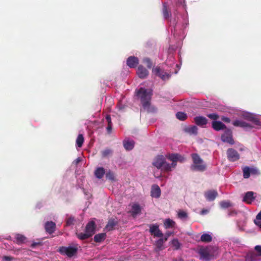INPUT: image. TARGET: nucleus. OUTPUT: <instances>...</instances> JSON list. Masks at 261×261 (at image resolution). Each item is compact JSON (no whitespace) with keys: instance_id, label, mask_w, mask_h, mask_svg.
Wrapping results in <instances>:
<instances>
[{"instance_id":"nucleus-1","label":"nucleus","mask_w":261,"mask_h":261,"mask_svg":"<svg viewBox=\"0 0 261 261\" xmlns=\"http://www.w3.org/2000/svg\"><path fill=\"white\" fill-rule=\"evenodd\" d=\"M137 95L140 98L141 102L144 110L149 111L150 100L152 95L151 90L140 88L137 92Z\"/></svg>"},{"instance_id":"nucleus-2","label":"nucleus","mask_w":261,"mask_h":261,"mask_svg":"<svg viewBox=\"0 0 261 261\" xmlns=\"http://www.w3.org/2000/svg\"><path fill=\"white\" fill-rule=\"evenodd\" d=\"M191 157L193 164L191 166L192 170L203 172L206 170V166L202 159L197 153H192Z\"/></svg>"},{"instance_id":"nucleus-3","label":"nucleus","mask_w":261,"mask_h":261,"mask_svg":"<svg viewBox=\"0 0 261 261\" xmlns=\"http://www.w3.org/2000/svg\"><path fill=\"white\" fill-rule=\"evenodd\" d=\"M152 165L158 169L164 172H169L170 166L166 162L165 157L163 155H157L152 162Z\"/></svg>"},{"instance_id":"nucleus-4","label":"nucleus","mask_w":261,"mask_h":261,"mask_svg":"<svg viewBox=\"0 0 261 261\" xmlns=\"http://www.w3.org/2000/svg\"><path fill=\"white\" fill-rule=\"evenodd\" d=\"M77 245L74 246H62L59 249V252L62 255H67L69 257H72L75 255L77 252Z\"/></svg>"},{"instance_id":"nucleus-5","label":"nucleus","mask_w":261,"mask_h":261,"mask_svg":"<svg viewBox=\"0 0 261 261\" xmlns=\"http://www.w3.org/2000/svg\"><path fill=\"white\" fill-rule=\"evenodd\" d=\"M212 249L211 247L200 248L199 250L200 258L205 260H210L213 256Z\"/></svg>"},{"instance_id":"nucleus-6","label":"nucleus","mask_w":261,"mask_h":261,"mask_svg":"<svg viewBox=\"0 0 261 261\" xmlns=\"http://www.w3.org/2000/svg\"><path fill=\"white\" fill-rule=\"evenodd\" d=\"M221 140L223 142L228 143L231 145L234 144V141L232 138V133L230 129L226 128L224 133L221 136Z\"/></svg>"},{"instance_id":"nucleus-7","label":"nucleus","mask_w":261,"mask_h":261,"mask_svg":"<svg viewBox=\"0 0 261 261\" xmlns=\"http://www.w3.org/2000/svg\"><path fill=\"white\" fill-rule=\"evenodd\" d=\"M152 72L156 76L160 77L163 80H166L169 78V74L161 68L159 66L152 68Z\"/></svg>"},{"instance_id":"nucleus-8","label":"nucleus","mask_w":261,"mask_h":261,"mask_svg":"<svg viewBox=\"0 0 261 261\" xmlns=\"http://www.w3.org/2000/svg\"><path fill=\"white\" fill-rule=\"evenodd\" d=\"M168 159L172 162L171 164L168 163V165L170 166V169L169 170V171H171L172 168H175L177 165V162L178 161L181 162L182 160V157L177 153L170 154L169 155Z\"/></svg>"},{"instance_id":"nucleus-9","label":"nucleus","mask_w":261,"mask_h":261,"mask_svg":"<svg viewBox=\"0 0 261 261\" xmlns=\"http://www.w3.org/2000/svg\"><path fill=\"white\" fill-rule=\"evenodd\" d=\"M227 156L230 162H235L240 159V154L237 150L233 148H229L227 150Z\"/></svg>"},{"instance_id":"nucleus-10","label":"nucleus","mask_w":261,"mask_h":261,"mask_svg":"<svg viewBox=\"0 0 261 261\" xmlns=\"http://www.w3.org/2000/svg\"><path fill=\"white\" fill-rule=\"evenodd\" d=\"M194 122L197 125L202 128H205L207 124L208 120L205 117L199 116L194 118Z\"/></svg>"},{"instance_id":"nucleus-11","label":"nucleus","mask_w":261,"mask_h":261,"mask_svg":"<svg viewBox=\"0 0 261 261\" xmlns=\"http://www.w3.org/2000/svg\"><path fill=\"white\" fill-rule=\"evenodd\" d=\"M149 231L154 237L162 238L164 236L159 228V225L156 224L151 225L149 227Z\"/></svg>"},{"instance_id":"nucleus-12","label":"nucleus","mask_w":261,"mask_h":261,"mask_svg":"<svg viewBox=\"0 0 261 261\" xmlns=\"http://www.w3.org/2000/svg\"><path fill=\"white\" fill-rule=\"evenodd\" d=\"M45 231L48 234L53 233L56 228V224L53 221H47L44 224Z\"/></svg>"},{"instance_id":"nucleus-13","label":"nucleus","mask_w":261,"mask_h":261,"mask_svg":"<svg viewBox=\"0 0 261 261\" xmlns=\"http://www.w3.org/2000/svg\"><path fill=\"white\" fill-rule=\"evenodd\" d=\"M137 74L139 77V78L144 79L146 78L149 72L142 65H140L138 66L137 70Z\"/></svg>"},{"instance_id":"nucleus-14","label":"nucleus","mask_w":261,"mask_h":261,"mask_svg":"<svg viewBox=\"0 0 261 261\" xmlns=\"http://www.w3.org/2000/svg\"><path fill=\"white\" fill-rule=\"evenodd\" d=\"M138 64L139 59L135 56H130L126 60V64L129 68H135Z\"/></svg>"},{"instance_id":"nucleus-15","label":"nucleus","mask_w":261,"mask_h":261,"mask_svg":"<svg viewBox=\"0 0 261 261\" xmlns=\"http://www.w3.org/2000/svg\"><path fill=\"white\" fill-rule=\"evenodd\" d=\"M212 126L216 131H220L227 128L226 125L219 121H213L212 123Z\"/></svg>"},{"instance_id":"nucleus-16","label":"nucleus","mask_w":261,"mask_h":261,"mask_svg":"<svg viewBox=\"0 0 261 261\" xmlns=\"http://www.w3.org/2000/svg\"><path fill=\"white\" fill-rule=\"evenodd\" d=\"M151 196L155 198H158L160 197L161 191L159 186L157 185H153L151 189Z\"/></svg>"},{"instance_id":"nucleus-17","label":"nucleus","mask_w":261,"mask_h":261,"mask_svg":"<svg viewBox=\"0 0 261 261\" xmlns=\"http://www.w3.org/2000/svg\"><path fill=\"white\" fill-rule=\"evenodd\" d=\"M233 125L235 126H239L246 129H251L253 127L250 124L246 123V122L242 120H236L232 123Z\"/></svg>"},{"instance_id":"nucleus-18","label":"nucleus","mask_w":261,"mask_h":261,"mask_svg":"<svg viewBox=\"0 0 261 261\" xmlns=\"http://www.w3.org/2000/svg\"><path fill=\"white\" fill-rule=\"evenodd\" d=\"M95 223L93 221H90L87 223L85 227V232H86L90 237L95 232Z\"/></svg>"},{"instance_id":"nucleus-19","label":"nucleus","mask_w":261,"mask_h":261,"mask_svg":"<svg viewBox=\"0 0 261 261\" xmlns=\"http://www.w3.org/2000/svg\"><path fill=\"white\" fill-rule=\"evenodd\" d=\"M218 196L216 190H209L204 193V196L208 201H213Z\"/></svg>"},{"instance_id":"nucleus-20","label":"nucleus","mask_w":261,"mask_h":261,"mask_svg":"<svg viewBox=\"0 0 261 261\" xmlns=\"http://www.w3.org/2000/svg\"><path fill=\"white\" fill-rule=\"evenodd\" d=\"M123 144L124 148L126 150H131L134 147L135 142L133 140H129L128 139H125L123 141Z\"/></svg>"},{"instance_id":"nucleus-21","label":"nucleus","mask_w":261,"mask_h":261,"mask_svg":"<svg viewBox=\"0 0 261 261\" xmlns=\"http://www.w3.org/2000/svg\"><path fill=\"white\" fill-rule=\"evenodd\" d=\"M253 194L254 193L253 192H247L243 197V201L248 204L251 203L252 201L254 199Z\"/></svg>"},{"instance_id":"nucleus-22","label":"nucleus","mask_w":261,"mask_h":261,"mask_svg":"<svg viewBox=\"0 0 261 261\" xmlns=\"http://www.w3.org/2000/svg\"><path fill=\"white\" fill-rule=\"evenodd\" d=\"M162 13L165 19H168L171 16V13L169 10V8L166 4H163Z\"/></svg>"},{"instance_id":"nucleus-23","label":"nucleus","mask_w":261,"mask_h":261,"mask_svg":"<svg viewBox=\"0 0 261 261\" xmlns=\"http://www.w3.org/2000/svg\"><path fill=\"white\" fill-rule=\"evenodd\" d=\"M105 173V170L102 167L97 168L94 172L95 176L98 179H101Z\"/></svg>"},{"instance_id":"nucleus-24","label":"nucleus","mask_w":261,"mask_h":261,"mask_svg":"<svg viewBox=\"0 0 261 261\" xmlns=\"http://www.w3.org/2000/svg\"><path fill=\"white\" fill-rule=\"evenodd\" d=\"M117 223V221L115 219H110L109 220L106 228L108 231L112 230L114 226H115Z\"/></svg>"},{"instance_id":"nucleus-25","label":"nucleus","mask_w":261,"mask_h":261,"mask_svg":"<svg viewBox=\"0 0 261 261\" xmlns=\"http://www.w3.org/2000/svg\"><path fill=\"white\" fill-rule=\"evenodd\" d=\"M164 224L165 227L166 229H168V228L174 227V226L175 225V222L173 220L168 218V219H166L165 220Z\"/></svg>"},{"instance_id":"nucleus-26","label":"nucleus","mask_w":261,"mask_h":261,"mask_svg":"<svg viewBox=\"0 0 261 261\" xmlns=\"http://www.w3.org/2000/svg\"><path fill=\"white\" fill-rule=\"evenodd\" d=\"M16 243L18 244L24 243L27 239L26 237L21 234L17 233L15 235Z\"/></svg>"},{"instance_id":"nucleus-27","label":"nucleus","mask_w":261,"mask_h":261,"mask_svg":"<svg viewBox=\"0 0 261 261\" xmlns=\"http://www.w3.org/2000/svg\"><path fill=\"white\" fill-rule=\"evenodd\" d=\"M132 215L133 217L136 216L141 212V208L138 204H134L132 205Z\"/></svg>"},{"instance_id":"nucleus-28","label":"nucleus","mask_w":261,"mask_h":261,"mask_svg":"<svg viewBox=\"0 0 261 261\" xmlns=\"http://www.w3.org/2000/svg\"><path fill=\"white\" fill-rule=\"evenodd\" d=\"M106 237V234L105 233H100L96 234L94 237V241L96 243H100L103 241Z\"/></svg>"},{"instance_id":"nucleus-29","label":"nucleus","mask_w":261,"mask_h":261,"mask_svg":"<svg viewBox=\"0 0 261 261\" xmlns=\"http://www.w3.org/2000/svg\"><path fill=\"white\" fill-rule=\"evenodd\" d=\"M185 131L190 135H197L198 133V128L196 126L193 125L187 127L185 129Z\"/></svg>"},{"instance_id":"nucleus-30","label":"nucleus","mask_w":261,"mask_h":261,"mask_svg":"<svg viewBox=\"0 0 261 261\" xmlns=\"http://www.w3.org/2000/svg\"><path fill=\"white\" fill-rule=\"evenodd\" d=\"M164 240L162 238L159 239L157 241L155 242V246H156V251H159L162 250L164 248L163 247L164 244Z\"/></svg>"},{"instance_id":"nucleus-31","label":"nucleus","mask_w":261,"mask_h":261,"mask_svg":"<svg viewBox=\"0 0 261 261\" xmlns=\"http://www.w3.org/2000/svg\"><path fill=\"white\" fill-rule=\"evenodd\" d=\"M200 240L202 242L208 243L212 241V238L209 234L204 233L201 236Z\"/></svg>"},{"instance_id":"nucleus-32","label":"nucleus","mask_w":261,"mask_h":261,"mask_svg":"<svg viewBox=\"0 0 261 261\" xmlns=\"http://www.w3.org/2000/svg\"><path fill=\"white\" fill-rule=\"evenodd\" d=\"M76 236L81 240H84L90 237V236L86 232H85V233L76 232Z\"/></svg>"},{"instance_id":"nucleus-33","label":"nucleus","mask_w":261,"mask_h":261,"mask_svg":"<svg viewBox=\"0 0 261 261\" xmlns=\"http://www.w3.org/2000/svg\"><path fill=\"white\" fill-rule=\"evenodd\" d=\"M176 118L181 121H184L187 118V114L182 112H178L176 114Z\"/></svg>"},{"instance_id":"nucleus-34","label":"nucleus","mask_w":261,"mask_h":261,"mask_svg":"<svg viewBox=\"0 0 261 261\" xmlns=\"http://www.w3.org/2000/svg\"><path fill=\"white\" fill-rule=\"evenodd\" d=\"M84 137L82 134H79L76 140V143L79 147H81L84 142Z\"/></svg>"},{"instance_id":"nucleus-35","label":"nucleus","mask_w":261,"mask_h":261,"mask_svg":"<svg viewBox=\"0 0 261 261\" xmlns=\"http://www.w3.org/2000/svg\"><path fill=\"white\" fill-rule=\"evenodd\" d=\"M106 177L107 179H109L111 181H115L116 180L115 179V176L113 172L111 171V170H109L108 171L106 174Z\"/></svg>"},{"instance_id":"nucleus-36","label":"nucleus","mask_w":261,"mask_h":261,"mask_svg":"<svg viewBox=\"0 0 261 261\" xmlns=\"http://www.w3.org/2000/svg\"><path fill=\"white\" fill-rule=\"evenodd\" d=\"M243 177L244 178H248L249 177L251 172L250 169L248 167H245L243 169Z\"/></svg>"},{"instance_id":"nucleus-37","label":"nucleus","mask_w":261,"mask_h":261,"mask_svg":"<svg viewBox=\"0 0 261 261\" xmlns=\"http://www.w3.org/2000/svg\"><path fill=\"white\" fill-rule=\"evenodd\" d=\"M112 150L110 149L107 148L101 151L102 158H106L112 154Z\"/></svg>"},{"instance_id":"nucleus-38","label":"nucleus","mask_w":261,"mask_h":261,"mask_svg":"<svg viewBox=\"0 0 261 261\" xmlns=\"http://www.w3.org/2000/svg\"><path fill=\"white\" fill-rule=\"evenodd\" d=\"M177 215L178 217L181 219H185L188 218V214L184 211H179Z\"/></svg>"},{"instance_id":"nucleus-39","label":"nucleus","mask_w":261,"mask_h":261,"mask_svg":"<svg viewBox=\"0 0 261 261\" xmlns=\"http://www.w3.org/2000/svg\"><path fill=\"white\" fill-rule=\"evenodd\" d=\"M255 258L256 255L254 253H250L247 255L246 259L247 261H255Z\"/></svg>"},{"instance_id":"nucleus-40","label":"nucleus","mask_w":261,"mask_h":261,"mask_svg":"<svg viewBox=\"0 0 261 261\" xmlns=\"http://www.w3.org/2000/svg\"><path fill=\"white\" fill-rule=\"evenodd\" d=\"M207 117L214 121H216L219 119V115L217 113L208 114L207 115Z\"/></svg>"},{"instance_id":"nucleus-41","label":"nucleus","mask_w":261,"mask_h":261,"mask_svg":"<svg viewBox=\"0 0 261 261\" xmlns=\"http://www.w3.org/2000/svg\"><path fill=\"white\" fill-rule=\"evenodd\" d=\"M75 221V220L74 219V217H73L72 216H70L66 220V225L70 226V225L74 224Z\"/></svg>"},{"instance_id":"nucleus-42","label":"nucleus","mask_w":261,"mask_h":261,"mask_svg":"<svg viewBox=\"0 0 261 261\" xmlns=\"http://www.w3.org/2000/svg\"><path fill=\"white\" fill-rule=\"evenodd\" d=\"M172 245L175 247V249L177 250L180 248V243L177 239H173L172 241Z\"/></svg>"},{"instance_id":"nucleus-43","label":"nucleus","mask_w":261,"mask_h":261,"mask_svg":"<svg viewBox=\"0 0 261 261\" xmlns=\"http://www.w3.org/2000/svg\"><path fill=\"white\" fill-rule=\"evenodd\" d=\"M143 62L147 65L148 68L150 69L152 67V64L151 60L148 58H145L143 59Z\"/></svg>"},{"instance_id":"nucleus-44","label":"nucleus","mask_w":261,"mask_h":261,"mask_svg":"<svg viewBox=\"0 0 261 261\" xmlns=\"http://www.w3.org/2000/svg\"><path fill=\"white\" fill-rule=\"evenodd\" d=\"M221 206L223 208H226L231 206V204L229 201H223L220 203Z\"/></svg>"},{"instance_id":"nucleus-45","label":"nucleus","mask_w":261,"mask_h":261,"mask_svg":"<svg viewBox=\"0 0 261 261\" xmlns=\"http://www.w3.org/2000/svg\"><path fill=\"white\" fill-rule=\"evenodd\" d=\"M250 169L251 174H252V175L260 174V172L256 168H251Z\"/></svg>"},{"instance_id":"nucleus-46","label":"nucleus","mask_w":261,"mask_h":261,"mask_svg":"<svg viewBox=\"0 0 261 261\" xmlns=\"http://www.w3.org/2000/svg\"><path fill=\"white\" fill-rule=\"evenodd\" d=\"M253 123H254L255 125L257 126H260L261 125V122L259 121V120L256 118L255 117H254V118L252 119V120L251 121Z\"/></svg>"},{"instance_id":"nucleus-47","label":"nucleus","mask_w":261,"mask_h":261,"mask_svg":"<svg viewBox=\"0 0 261 261\" xmlns=\"http://www.w3.org/2000/svg\"><path fill=\"white\" fill-rule=\"evenodd\" d=\"M253 123H254L255 125L257 126H260L261 125V122L259 121V120L256 118L255 117H254V118L252 119V120L251 121Z\"/></svg>"},{"instance_id":"nucleus-48","label":"nucleus","mask_w":261,"mask_h":261,"mask_svg":"<svg viewBox=\"0 0 261 261\" xmlns=\"http://www.w3.org/2000/svg\"><path fill=\"white\" fill-rule=\"evenodd\" d=\"M254 117V116L251 114H247L244 115L245 118L250 121H251Z\"/></svg>"},{"instance_id":"nucleus-49","label":"nucleus","mask_w":261,"mask_h":261,"mask_svg":"<svg viewBox=\"0 0 261 261\" xmlns=\"http://www.w3.org/2000/svg\"><path fill=\"white\" fill-rule=\"evenodd\" d=\"M254 249L257 252V255L261 256V246H256L254 248Z\"/></svg>"},{"instance_id":"nucleus-50","label":"nucleus","mask_w":261,"mask_h":261,"mask_svg":"<svg viewBox=\"0 0 261 261\" xmlns=\"http://www.w3.org/2000/svg\"><path fill=\"white\" fill-rule=\"evenodd\" d=\"M254 222L257 226L261 228V219H257L256 218L254 220Z\"/></svg>"},{"instance_id":"nucleus-51","label":"nucleus","mask_w":261,"mask_h":261,"mask_svg":"<svg viewBox=\"0 0 261 261\" xmlns=\"http://www.w3.org/2000/svg\"><path fill=\"white\" fill-rule=\"evenodd\" d=\"M106 120L108 123V125L112 124L110 115H107L106 117Z\"/></svg>"},{"instance_id":"nucleus-52","label":"nucleus","mask_w":261,"mask_h":261,"mask_svg":"<svg viewBox=\"0 0 261 261\" xmlns=\"http://www.w3.org/2000/svg\"><path fill=\"white\" fill-rule=\"evenodd\" d=\"M13 259V257L8 256H4L3 258V261H11Z\"/></svg>"},{"instance_id":"nucleus-53","label":"nucleus","mask_w":261,"mask_h":261,"mask_svg":"<svg viewBox=\"0 0 261 261\" xmlns=\"http://www.w3.org/2000/svg\"><path fill=\"white\" fill-rule=\"evenodd\" d=\"M107 130L109 134H110L112 132V124H109L107 127Z\"/></svg>"},{"instance_id":"nucleus-54","label":"nucleus","mask_w":261,"mask_h":261,"mask_svg":"<svg viewBox=\"0 0 261 261\" xmlns=\"http://www.w3.org/2000/svg\"><path fill=\"white\" fill-rule=\"evenodd\" d=\"M222 120H223V121L225 122H227V123H229L230 122V119L228 117H223L222 118H221Z\"/></svg>"},{"instance_id":"nucleus-55","label":"nucleus","mask_w":261,"mask_h":261,"mask_svg":"<svg viewBox=\"0 0 261 261\" xmlns=\"http://www.w3.org/2000/svg\"><path fill=\"white\" fill-rule=\"evenodd\" d=\"M208 213V210H206V209H202L200 214V215H205L206 214H207Z\"/></svg>"},{"instance_id":"nucleus-56","label":"nucleus","mask_w":261,"mask_h":261,"mask_svg":"<svg viewBox=\"0 0 261 261\" xmlns=\"http://www.w3.org/2000/svg\"><path fill=\"white\" fill-rule=\"evenodd\" d=\"M256 219H261V211L259 212V213L256 216Z\"/></svg>"},{"instance_id":"nucleus-57","label":"nucleus","mask_w":261,"mask_h":261,"mask_svg":"<svg viewBox=\"0 0 261 261\" xmlns=\"http://www.w3.org/2000/svg\"><path fill=\"white\" fill-rule=\"evenodd\" d=\"M80 162H81V159L80 158H77L75 161L74 162L75 164H77Z\"/></svg>"},{"instance_id":"nucleus-58","label":"nucleus","mask_w":261,"mask_h":261,"mask_svg":"<svg viewBox=\"0 0 261 261\" xmlns=\"http://www.w3.org/2000/svg\"><path fill=\"white\" fill-rule=\"evenodd\" d=\"M168 237H169V235H167V236H165L164 238H163V240H164V242L165 243L166 241H167L168 239Z\"/></svg>"},{"instance_id":"nucleus-59","label":"nucleus","mask_w":261,"mask_h":261,"mask_svg":"<svg viewBox=\"0 0 261 261\" xmlns=\"http://www.w3.org/2000/svg\"><path fill=\"white\" fill-rule=\"evenodd\" d=\"M39 244H40L39 243H33L32 244L31 247L34 248L36 246H37V245H39Z\"/></svg>"},{"instance_id":"nucleus-60","label":"nucleus","mask_w":261,"mask_h":261,"mask_svg":"<svg viewBox=\"0 0 261 261\" xmlns=\"http://www.w3.org/2000/svg\"><path fill=\"white\" fill-rule=\"evenodd\" d=\"M173 261H184V260L182 259H179L178 260L177 259H175Z\"/></svg>"},{"instance_id":"nucleus-61","label":"nucleus","mask_w":261,"mask_h":261,"mask_svg":"<svg viewBox=\"0 0 261 261\" xmlns=\"http://www.w3.org/2000/svg\"><path fill=\"white\" fill-rule=\"evenodd\" d=\"M165 235L166 236L169 235V237L170 236V233H166Z\"/></svg>"}]
</instances>
